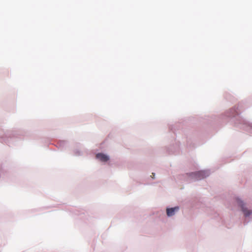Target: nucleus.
<instances>
[{"label": "nucleus", "mask_w": 252, "mask_h": 252, "mask_svg": "<svg viewBox=\"0 0 252 252\" xmlns=\"http://www.w3.org/2000/svg\"><path fill=\"white\" fill-rule=\"evenodd\" d=\"M209 175L208 173L205 171H200L189 174L190 177L195 180L202 179Z\"/></svg>", "instance_id": "obj_1"}, {"label": "nucleus", "mask_w": 252, "mask_h": 252, "mask_svg": "<svg viewBox=\"0 0 252 252\" xmlns=\"http://www.w3.org/2000/svg\"><path fill=\"white\" fill-rule=\"evenodd\" d=\"M179 210L178 207H175L174 208H167L166 209L167 215L169 217L172 216L174 215L175 212L178 211Z\"/></svg>", "instance_id": "obj_3"}, {"label": "nucleus", "mask_w": 252, "mask_h": 252, "mask_svg": "<svg viewBox=\"0 0 252 252\" xmlns=\"http://www.w3.org/2000/svg\"><path fill=\"white\" fill-rule=\"evenodd\" d=\"M96 158L103 162L107 161L109 159V157L107 155L101 153L96 154Z\"/></svg>", "instance_id": "obj_2"}]
</instances>
